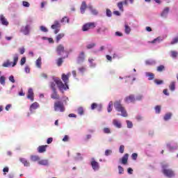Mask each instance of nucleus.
<instances>
[{"label": "nucleus", "instance_id": "obj_1", "mask_svg": "<svg viewBox=\"0 0 178 178\" xmlns=\"http://www.w3.org/2000/svg\"><path fill=\"white\" fill-rule=\"evenodd\" d=\"M61 79L64 83H62V80H60L59 78L56 76H52V80L54 81V83L56 84L58 90L61 91V92H63V91H67V90H69V76L63 74Z\"/></svg>", "mask_w": 178, "mask_h": 178}, {"label": "nucleus", "instance_id": "obj_2", "mask_svg": "<svg viewBox=\"0 0 178 178\" xmlns=\"http://www.w3.org/2000/svg\"><path fill=\"white\" fill-rule=\"evenodd\" d=\"M168 166L169 165L168 164H164L162 165V173L166 177H175V176H176L175 171H173L172 169H168Z\"/></svg>", "mask_w": 178, "mask_h": 178}, {"label": "nucleus", "instance_id": "obj_3", "mask_svg": "<svg viewBox=\"0 0 178 178\" xmlns=\"http://www.w3.org/2000/svg\"><path fill=\"white\" fill-rule=\"evenodd\" d=\"M114 108L118 112H121V115L124 118H127V112L124 109V107L122 105V102L120 100L117 101L114 103Z\"/></svg>", "mask_w": 178, "mask_h": 178}, {"label": "nucleus", "instance_id": "obj_4", "mask_svg": "<svg viewBox=\"0 0 178 178\" xmlns=\"http://www.w3.org/2000/svg\"><path fill=\"white\" fill-rule=\"evenodd\" d=\"M54 111L56 112H65L66 108H65V104L63 102L57 101L54 103Z\"/></svg>", "mask_w": 178, "mask_h": 178}, {"label": "nucleus", "instance_id": "obj_5", "mask_svg": "<svg viewBox=\"0 0 178 178\" xmlns=\"http://www.w3.org/2000/svg\"><path fill=\"white\" fill-rule=\"evenodd\" d=\"M50 87L53 91L51 95V98H52V99H59V95L56 92V83L55 82H51Z\"/></svg>", "mask_w": 178, "mask_h": 178}, {"label": "nucleus", "instance_id": "obj_6", "mask_svg": "<svg viewBox=\"0 0 178 178\" xmlns=\"http://www.w3.org/2000/svg\"><path fill=\"white\" fill-rule=\"evenodd\" d=\"M56 52L58 54V55L60 56L63 54H66V56L65 57H63V59H65V58H67L69 56V53H67V51H66L65 50V47H63V45L62 44H59L57 48H56Z\"/></svg>", "mask_w": 178, "mask_h": 178}, {"label": "nucleus", "instance_id": "obj_7", "mask_svg": "<svg viewBox=\"0 0 178 178\" xmlns=\"http://www.w3.org/2000/svg\"><path fill=\"white\" fill-rule=\"evenodd\" d=\"M95 27H97V24H95V22H88L83 26L82 30L83 31H88V30L95 29Z\"/></svg>", "mask_w": 178, "mask_h": 178}, {"label": "nucleus", "instance_id": "obj_8", "mask_svg": "<svg viewBox=\"0 0 178 178\" xmlns=\"http://www.w3.org/2000/svg\"><path fill=\"white\" fill-rule=\"evenodd\" d=\"M51 29L54 30V34H58V31H60V23L59 21H55L54 24L51 25Z\"/></svg>", "mask_w": 178, "mask_h": 178}, {"label": "nucleus", "instance_id": "obj_9", "mask_svg": "<svg viewBox=\"0 0 178 178\" xmlns=\"http://www.w3.org/2000/svg\"><path fill=\"white\" fill-rule=\"evenodd\" d=\"M51 29L54 30V34H58V31H60V23L59 21H55L54 24L51 25Z\"/></svg>", "mask_w": 178, "mask_h": 178}, {"label": "nucleus", "instance_id": "obj_10", "mask_svg": "<svg viewBox=\"0 0 178 178\" xmlns=\"http://www.w3.org/2000/svg\"><path fill=\"white\" fill-rule=\"evenodd\" d=\"M31 29V27L30 26V24H26L25 26L22 27L21 31L24 35H29V34H30Z\"/></svg>", "mask_w": 178, "mask_h": 178}, {"label": "nucleus", "instance_id": "obj_11", "mask_svg": "<svg viewBox=\"0 0 178 178\" xmlns=\"http://www.w3.org/2000/svg\"><path fill=\"white\" fill-rule=\"evenodd\" d=\"M90 165L93 169V170L97 171V170H99V163H98V162L95 161V160H94V159H92V161L90 163Z\"/></svg>", "mask_w": 178, "mask_h": 178}, {"label": "nucleus", "instance_id": "obj_12", "mask_svg": "<svg viewBox=\"0 0 178 178\" xmlns=\"http://www.w3.org/2000/svg\"><path fill=\"white\" fill-rule=\"evenodd\" d=\"M27 99H31V102L34 101V92L33 91V88H30L28 90Z\"/></svg>", "mask_w": 178, "mask_h": 178}, {"label": "nucleus", "instance_id": "obj_13", "mask_svg": "<svg viewBox=\"0 0 178 178\" xmlns=\"http://www.w3.org/2000/svg\"><path fill=\"white\" fill-rule=\"evenodd\" d=\"M0 23L3 26H9V22H8V19L5 18V16L3 15H0Z\"/></svg>", "mask_w": 178, "mask_h": 178}, {"label": "nucleus", "instance_id": "obj_14", "mask_svg": "<svg viewBox=\"0 0 178 178\" xmlns=\"http://www.w3.org/2000/svg\"><path fill=\"white\" fill-rule=\"evenodd\" d=\"M85 59H86V56L84 55L83 51H81L77 58V63H83Z\"/></svg>", "mask_w": 178, "mask_h": 178}, {"label": "nucleus", "instance_id": "obj_15", "mask_svg": "<svg viewBox=\"0 0 178 178\" xmlns=\"http://www.w3.org/2000/svg\"><path fill=\"white\" fill-rule=\"evenodd\" d=\"M124 101L127 104H129V102H134L136 101V97H134V95H130L124 99Z\"/></svg>", "mask_w": 178, "mask_h": 178}, {"label": "nucleus", "instance_id": "obj_16", "mask_svg": "<svg viewBox=\"0 0 178 178\" xmlns=\"http://www.w3.org/2000/svg\"><path fill=\"white\" fill-rule=\"evenodd\" d=\"M167 148L169 151L172 152V151H175V149H177V144L175 143L174 145H172L170 143H168Z\"/></svg>", "mask_w": 178, "mask_h": 178}, {"label": "nucleus", "instance_id": "obj_17", "mask_svg": "<svg viewBox=\"0 0 178 178\" xmlns=\"http://www.w3.org/2000/svg\"><path fill=\"white\" fill-rule=\"evenodd\" d=\"M88 9L91 12L92 15H94L95 16H97L98 15V10L97 9L92 8V6L91 4H89L88 6Z\"/></svg>", "mask_w": 178, "mask_h": 178}, {"label": "nucleus", "instance_id": "obj_18", "mask_svg": "<svg viewBox=\"0 0 178 178\" xmlns=\"http://www.w3.org/2000/svg\"><path fill=\"white\" fill-rule=\"evenodd\" d=\"M86 9H87V4L86 1H83L80 8L81 15H84Z\"/></svg>", "mask_w": 178, "mask_h": 178}, {"label": "nucleus", "instance_id": "obj_19", "mask_svg": "<svg viewBox=\"0 0 178 178\" xmlns=\"http://www.w3.org/2000/svg\"><path fill=\"white\" fill-rule=\"evenodd\" d=\"M113 124L117 127V129H121L122 128V123L118 120H113Z\"/></svg>", "mask_w": 178, "mask_h": 178}, {"label": "nucleus", "instance_id": "obj_20", "mask_svg": "<svg viewBox=\"0 0 178 178\" xmlns=\"http://www.w3.org/2000/svg\"><path fill=\"white\" fill-rule=\"evenodd\" d=\"M168 13H169V7H166L165 8H164L161 14V17H167Z\"/></svg>", "mask_w": 178, "mask_h": 178}, {"label": "nucleus", "instance_id": "obj_21", "mask_svg": "<svg viewBox=\"0 0 178 178\" xmlns=\"http://www.w3.org/2000/svg\"><path fill=\"white\" fill-rule=\"evenodd\" d=\"M127 161H129V154H125L122 158V165H126V163H127Z\"/></svg>", "mask_w": 178, "mask_h": 178}, {"label": "nucleus", "instance_id": "obj_22", "mask_svg": "<svg viewBox=\"0 0 178 178\" xmlns=\"http://www.w3.org/2000/svg\"><path fill=\"white\" fill-rule=\"evenodd\" d=\"M47 147H48V145H41L38 147V152L40 154H42L44 152H45V151H47Z\"/></svg>", "mask_w": 178, "mask_h": 178}, {"label": "nucleus", "instance_id": "obj_23", "mask_svg": "<svg viewBox=\"0 0 178 178\" xmlns=\"http://www.w3.org/2000/svg\"><path fill=\"white\" fill-rule=\"evenodd\" d=\"M19 161L22 163H23L24 166L26 167L30 166V163L27 161V159H26L25 158H20Z\"/></svg>", "mask_w": 178, "mask_h": 178}, {"label": "nucleus", "instance_id": "obj_24", "mask_svg": "<svg viewBox=\"0 0 178 178\" xmlns=\"http://www.w3.org/2000/svg\"><path fill=\"white\" fill-rule=\"evenodd\" d=\"M38 108H40V104L37 102H34L33 103L31 106H30V111L31 112V111L33 110H35L37 109Z\"/></svg>", "mask_w": 178, "mask_h": 178}, {"label": "nucleus", "instance_id": "obj_25", "mask_svg": "<svg viewBox=\"0 0 178 178\" xmlns=\"http://www.w3.org/2000/svg\"><path fill=\"white\" fill-rule=\"evenodd\" d=\"M13 60H14V61L13 63L12 67H15V66H16V65H17V61L19 60V55L15 54L14 57H13Z\"/></svg>", "mask_w": 178, "mask_h": 178}, {"label": "nucleus", "instance_id": "obj_26", "mask_svg": "<svg viewBox=\"0 0 178 178\" xmlns=\"http://www.w3.org/2000/svg\"><path fill=\"white\" fill-rule=\"evenodd\" d=\"M39 165H42L43 166H48L49 161L47 159H43L38 161Z\"/></svg>", "mask_w": 178, "mask_h": 178}, {"label": "nucleus", "instance_id": "obj_27", "mask_svg": "<svg viewBox=\"0 0 178 178\" xmlns=\"http://www.w3.org/2000/svg\"><path fill=\"white\" fill-rule=\"evenodd\" d=\"M63 37H65V33H60V34L57 35V36L56 37V42L57 43L59 42L61 40V39L63 38Z\"/></svg>", "mask_w": 178, "mask_h": 178}, {"label": "nucleus", "instance_id": "obj_28", "mask_svg": "<svg viewBox=\"0 0 178 178\" xmlns=\"http://www.w3.org/2000/svg\"><path fill=\"white\" fill-rule=\"evenodd\" d=\"M169 88L171 91H175V90H176V82L175 81L171 82L169 86Z\"/></svg>", "mask_w": 178, "mask_h": 178}, {"label": "nucleus", "instance_id": "obj_29", "mask_svg": "<svg viewBox=\"0 0 178 178\" xmlns=\"http://www.w3.org/2000/svg\"><path fill=\"white\" fill-rule=\"evenodd\" d=\"M13 63L10 62L9 60H7L6 62H4L2 65L3 67H9L10 66H12Z\"/></svg>", "mask_w": 178, "mask_h": 178}, {"label": "nucleus", "instance_id": "obj_30", "mask_svg": "<svg viewBox=\"0 0 178 178\" xmlns=\"http://www.w3.org/2000/svg\"><path fill=\"white\" fill-rule=\"evenodd\" d=\"M42 64V63L41 62V57H39L36 61H35V65L36 67H38L39 69L41 68V65Z\"/></svg>", "mask_w": 178, "mask_h": 178}, {"label": "nucleus", "instance_id": "obj_31", "mask_svg": "<svg viewBox=\"0 0 178 178\" xmlns=\"http://www.w3.org/2000/svg\"><path fill=\"white\" fill-rule=\"evenodd\" d=\"M78 115L83 116L84 115V108L83 107H79L77 109Z\"/></svg>", "mask_w": 178, "mask_h": 178}, {"label": "nucleus", "instance_id": "obj_32", "mask_svg": "<svg viewBox=\"0 0 178 178\" xmlns=\"http://www.w3.org/2000/svg\"><path fill=\"white\" fill-rule=\"evenodd\" d=\"M124 31L125 34H130V31H131V28H130L128 24H125Z\"/></svg>", "mask_w": 178, "mask_h": 178}, {"label": "nucleus", "instance_id": "obj_33", "mask_svg": "<svg viewBox=\"0 0 178 178\" xmlns=\"http://www.w3.org/2000/svg\"><path fill=\"white\" fill-rule=\"evenodd\" d=\"M146 76L147 77H149L148 80H153L154 77H155V75L150 72H146Z\"/></svg>", "mask_w": 178, "mask_h": 178}, {"label": "nucleus", "instance_id": "obj_34", "mask_svg": "<svg viewBox=\"0 0 178 178\" xmlns=\"http://www.w3.org/2000/svg\"><path fill=\"white\" fill-rule=\"evenodd\" d=\"M172 118V113H168L164 115V120H169Z\"/></svg>", "mask_w": 178, "mask_h": 178}, {"label": "nucleus", "instance_id": "obj_35", "mask_svg": "<svg viewBox=\"0 0 178 178\" xmlns=\"http://www.w3.org/2000/svg\"><path fill=\"white\" fill-rule=\"evenodd\" d=\"M161 41H163V38L158 37L156 39L152 40V43L155 44V42H161Z\"/></svg>", "mask_w": 178, "mask_h": 178}, {"label": "nucleus", "instance_id": "obj_36", "mask_svg": "<svg viewBox=\"0 0 178 178\" xmlns=\"http://www.w3.org/2000/svg\"><path fill=\"white\" fill-rule=\"evenodd\" d=\"M112 106H113V102H110L108 103V108H107V111H108V113L112 112Z\"/></svg>", "mask_w": 178, "mask_h": 178}, {"label": "nucleus", "instance_id": "obj_37", "mask_svg": "<svg viewBox=\"0 0 178 178\" xmlns=\"http://www.w3.org/2000/svg\"><path fill=\"white\" fill-rule=\"evenodd\" d=\"M146 65H155L156 63V61L154 60H147L145 61Z\"/></svg>", "mask_w": 178, "mask_h": 178}, {"label": "nucleus", "instance_id": "obj_38", "mask_svg": "<svg viewBox=\"0 0 178 178\" xmlns=\"http://www.w3.org/2000/svg\"><path fill=\"white\" fill-rule=\"evenodd\" d=\"M77 156L74 157V161H83V156H81V154L77 153Z\"/></svg>", "mask_w": 178, "mask_h": 178}, {"label": "nucleus", "instance_id": "obj_39", "mask_svg": "<svg viewBox=\"0 0 178 178\" xmlns=\"http://www.w3.org/2000/svg\"><path fill=\"white\" fill-rule=\"evenodd\" d=\"M5 80H6V78H5L4 76H1L0 77V84H1V86H5L6 84Z\"/></svg>", "mask_w": 178, "mask_h": 178}, {"label": "nucleus", "instance_id": "obj_40", "mask_svg": "<svg viewBox=\"0 0 178 178\" xmlns=\"http://www.w3.org/2000/svg\"><path fill=\"white\" fill-rule=\"evenodd\" d=\"M31 160L33 161V162H37V161H40V156H31Z\"/></svg>", "mask_w": 178, "mask_h": 178}, {"label": "nucleus", "instance_id": "obj_41", "mask_svg": "<svg viewBox=\"0 0 178 178\" xmlns=\"http://www.w3.org/2000/svg\"><path fill=\"white\" fill-rule=\"evenodd\" d=\"M118 7L121 12H124V9L123 8V2H119L118 3Z\"/></svg>", "mask_w": 178, "mask_h": 178}, {"label": "nucleus", "instance_id": "obj_42", "mask_svg": "<svg viewBox=\"0 0 178 178\" xmlns=\"http://www.w3.org/2000/svg\"><path fill=\"white\" fill-rule=\"evenodd\" d=\"M88 62L90 63V67H95V63H94V59L92 58H89Z\"/></svg>", "mask_w": 178, "mask_h": 178}, {"label": "nucleus", "instance_id": "obj_43", "mask_svg": "<svg viewBox=\"0 0 178 178\" xmlns=\"http://www.w3.org/2000/svg\"><path fill=\"white\" fill-rule=\"evenodd\" d=\"M78 70L79 73H84L85 72H87V68H86V67H80L78 68Z\"/></svg>", "mask_w": 178, "mask_h": 178}, {"label": "nucleus", "instance_id": "obj_44", "mask_svg": "<svg viewBox=\"0 0 178 178\" xmlns=\"http://www.w3.org/2000/svg\"><path fill=\"white\" fill-rule=\"evenodd\" d=\"M118 171L119 175H123L124 173V169L121 165H118Z\"/></svg>", "mask_w": 178, "mask_h": 178}, {"label": "nucleus", "instance_id": "obj_45", "mask_svg": "<svg viewBox=\"0 0 178 178\" xmlns=\"http://www.w3.org/2000/svg\"><path fill=\"white\" fill-rule=\"evenodd\" d=\"M57 66H62V64L63 63V58H60L57 60Z\"/></svg>", "mask_w": 178, "mask_h": 178}, {"label": "nucleus", "instance_id": "obj_46", "mask_svg": "<svg viewBox=\"0 0 178 178\" xmlns=\"http://www.w3.org/2000/svg\"><path fill=\"white\" fill-rule=\"evenodd\" d=\"M107 30H108V28L103 26L97 29V33H101V31H103V33H105V31H106Z\"/></svg>", "mask_w": 178, "mask_h": 178}, {"label": "nucleus", "instance_id": "obj_47", "mask_svg": "<svg viewBox=\"0 0 178 178\" xmlns=\"http://www.w3.org/2000/svg\"><path fill=\"white\" fill-rule=\"evenodd\" d=\"M154 82L157 86H161V84H163V81H162V80L154 79Z\"/></svg>", "mask_w": 178, "mask_h": 178}, {"label": "nucleus", "instance_id": "obj_48", "mask_svg": "<svg viewBox=\"0 0 178 178\" xmlns=\"http://www.w3.org/2000/svg\"><path fill=\"white\" fill-rule=\"evenodd\" d=\"M40 31H42L43 33H48V29L44 26H41L40 27Z\"/></svg>", "mask_w": 178, "mask_h": 178}, {"label": "nucleus", "instance_id": "obj_49", "mask_svg": "<svg viewBox=\"0 0 178 178\" xmlns=\"http://www.w3.org/2000/svg\"><path fill=\"white\" fill-rule=\"evenodd\" d=\"M61 23H66V22L67 23H69L70 19L67 17H64L63 18H62V19L60 20Z\"/></svg>", "mask_w": 178, "mask_h": 178}, {"label": "nucleus", "instance_id": "obj_50", "mask_svg": "<svg viewBox=\"0 0 178 178\" xmlns=\"http://www.w3.org/2000/svg\"><path fill=\"white\" fill-rule=\"evenodd\" d=\"M178 53L177 51H171V57L172 58H177Z\"/></svg>", "mask_w": 178, "mask_h": 178}, {"label": "nucleus", "instance_id": "obj_51", "mask_svg": "<svg viewBox=\"0 0 178 178\" xmlns=\"http://www.w3.org/2000/svg\"><path fill=\"white\" fill-rule=\"evenodd\" d=\"M127 125L128 129H131L133 127V122H131V121L127 120Z\"/></svg>", "mask_w": 178, "mask_h": 178}, {"label": "nucleus", "instance_id": "obj_52", "mask_svg": "<svg viewBox=\"0 0 178 178\" xmlns=\"http://www.w3.org/2000/svg\"><path fill=\"white\" fill-rule=\"evenodd\" d=\"M95 47V43H90L86 46L87 49H91Z\"/></svg>", "mask_w": 178, "mask_h": 178}, {"label": "nucleus", "instance_id": "obj_53", "mask_svg": "<svg viewBox=\"0 0 178 178\" xmlns=\"http://www.w3.org/2000/svg\"><path fill=\"white\" fill-rule=\"evenodd\" d=\"M106 16L107 17H112V11L108 8L106 9Z\"/></svg>", "mask_w": 178, "mask_h": 178}, {"label": "nucleus", "instance_id": "obj_54", "mask_svg": "<svg viewBox=\"0 0 178 178\" xmlns=\"http://www.w3.org/2000/svg\"><path fill=\"white\" fill-rule=\"evenodd\" d=\"M111 154H112V150H111V149H106V150L105 151L104 155H105L106 156H109V155H111Z\"/></svg>", "mask_w": 178, "mask_h": 178}, {"label": "nucleus", "instance_id": "obj_55", "mask_svg": "<svg viewBox=\"0 0 178 178\" xmlns=\"http://www.w3.org/2000/svg\"><path fill=\"white\" fill-rule=\"evenodd\" d=\"M163 70H165L164 65H160V66L157 67V72H163Z\"/></svg>", "mask_w": 178, "mask_h": 178}, {"label": "nucleus", "instance_id": "obj_56", "mask_svg": "<svg viewBox=\"0 0 178 178\" xmlns=\"http://www.w3.org/2000/svg\"><path fill=\"white\" fill-rule=\"evenodd\" d=\"M103 131L105 134H111V129L109 128H104Z\"/></svg>", "mask_w": 178, "mask_h": 178}, {"label": "nucleus", "instance_id": "obj_57", "mask_svg": "<svg viewBox=\"0 0 178 178\" xmlns=\"http://www.w3.org/2000/svg\"><path fill=\"white\" fill-rule=\"evenodd\" d=\"M155 112L156 113H161V106H156Z\"/></svg>", "mask_w": 178, "mask_h": 178}, {"label": "nucleus", "instance_id": "obj_58", "mask_svg": "<svg viewBox=\"0 0 178 178\" xmlns=\"http://www.w3.org/2000/svg\"><path fill=\"white\" fill-rule=\"evenodd\" d=\"M22 5L23 6H24L25 8H29L30 7V3L27 2V1H23L22 2Z\"/></svg>", "mask_w": 178, "mask_h": 178}, {"label": "nucleus", "instance_id": "obj_59", "mask_svg": "<svg viewBox=\"0 0 178 178\" xmlns=\"http://www.w3.org/2000/svg\"><path fill=\"white\" fill-rule=\"evenodd\" d=\"M119 152L120 154H123V152H124V145L120 146Z\"/></svg>", "mask_w": 178, "mask_h": 178}, {"label": "nucleus", "instance_id": "obj_60", "mask_svg": "<svg viewBox=\"0 0 178 178\" xmlns=\"http://www.w3.org/2000/svg\"><path fill=\"white\" fill-rule=\"evenodd\" d=\"M137 156H138V154H137V153H133L131 155V158L132 159H134V161H137Z\"/></svg>", "mask_w": 178, "mask_h": 178}, {"label": "nucleus", "instance_id": "obj_61", "mask_svg": "<svg viewBox=\"0 0 178 178\" xmlns=\"http://www.w3.org/2000/svg\"><path fill=\"white\" fill-rule=\"evenodd\" d=\"M8 80L11 83H15V76H13V75L10 76L9 78H8Z\"/></svg>", "mask_w": 178, "mask_h": 178}, {"label": "nucleus", "instance_id": "obj_62", "mask_svg": "<svg viewBox=\"0 0 178 178\" xmlns=\"http://www.w3.org/2000/svg\"><path fill=\"white\" fill-rule=\"evenodd\" d=\"M26 63V57H22L20 61V65L23 66Z\"/></svg>", "mask_w": 178, "mask_h": 178}, {"label": "nucleus", "instance_id": "obj_63", "mask_svg": "<svg viewBox=\"0 0 178 178\" xmlns=\"http://www.w3.org/2000/svg\"><path fill=\"white\" fill-rule=\"evenodd\" d=\"M177 42H178V38H174L171 42V45H173L174 44H177Z\"/></svg>", "mask_w": 178, "mask_h": 178}, {"label": "nucleus", "instance_id": "obj_64", "mask_svg": "<svg viewBox=\"0 0 178 178\" xmlns=\"http://www.w3.org/2000/svg\"><path fill=\"white\" fill-rule=\"evenodd\" d=\"M25 73H30V67L26 66L24 69Z\"/></svg>", "mask_w": 178, "mask_h": 178}]
</instances>
